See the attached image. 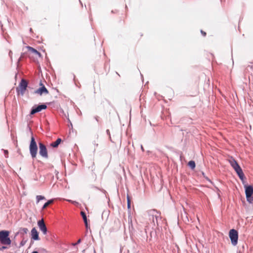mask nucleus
<instances>
[{
    "label": "nucleus",
    "instance_id": "15",
    "mask_svg": "<svg viewBox=\"0 0 253 253\" xmlns=\"http://www.w3.org/2000/svg\"><path fill=\"white\" fill-rule=\"evenodd\" d=\"M61 141L62 140L61 138H58L55 142H52L50 145L53 148H57Z\"/></svg>",
    "mask_w": 253,
    "mask_h": 253
},
{
    "label": "nucleus",
    "instance_id": "18",
    "mask_svg": "<svg viewBox=\"0 0 253 253\" xmlns=\"http://www.w3.org/2000/svg\"><path fill=\"white\" fill-rule=\"evenodd\" d=\"M37 203H38L41 200L45 199V197L43 196L38 195L36 197Z\"/></svg>",
    "mask_w": 253,
    "mask_h": 253
},
{
    "label": "nucleus",
    "instance_id": "29",
    "mask_svg": "<svg viewBox=\"0 0 253 253\" xmlns=\"http://www.w3.org/2000/svg\"><path fill=\"white\" fill-rule=\"evenodd\" d=\"M81 242V239H79L78 240V242H77V244H79Z\"/></svg>",
    "mask_w": 253,
    "mask_h": 253
},
{
    "label": "nucleus",
    "instance_id": "13",
    "mask_svg": "<svg viewBox=\"0 0 253 253\" xmlns=\"http://www.w3.org/2000/svg\"><path fill=\"white\" fill-rule=\"evenodd\" d=\"M32 238L35 240H39V233L35 228H33L31 230Z\"/></svg>",
    "mask_w": 253,
    "mask_h": 253
},
{
    "label": "nucleus",
    "instance_id": "27",
    "mask_svg": "<svg viewBox=\"0 0 253 253\" xmlns=\"http://www.w3.org/2000/svg\"><path fill=\"white\" fill-rule=\"evenodd\" d=\"M107 134H108L109 135H110L109 130H108V129H107Z\"/></svg>",
    "mask_w": 253,
    "mask_h": 253
},
{
    "label": "nucleus",
    "instance_id": "19",
    "mask_svg": "<svg viewBox=\"0 0 253 253\" xmlns=\"http://www.w3.org/2000/svg\"><path fill=\"white\" fill-rule=\"evenodd\" d=\"M127 208L128 209H130V199L129 198V197H128V196H127Z\"/></svg>",
    "mask_w": 253,
    "mask_h": 253
},
{
    "label": "nucleus",
    "instance_id": "7",
    "mask_svg": "<svg viewBox=\"0 0 253 253\" xmlns=\"http://www.w3.org/2000/svg\"><path fill=\"white\" fill-rule=\"evenodd\" d=\"M47 106L45 104L40 105L37 107H33L31 111L30 115H33L36 113L41 112L42 110L46 109Z\"/></svg>",
    "mask_w": 253,
    "mask_h": 253
},
{
    "label": "nucleus",
    "instance_id": "11",
    "mask_svg": "<svg viewBox=\"0 0 253 253\" xmlns=\"http://www.w3.org/2000/svg\"><path fill=\"white\" fill-rule=\"evenodd\" d=\"M235 171L236 172L237 174L239 176V178L242 180H243V179L245 178V175L244 174V172H243V170L240 167V166H238L237 168H235L234 169Z\"/></svg>",
    "mask_w": 253,
    "mask_h": 253
},
{
    "label": "nucleus",
    "instance_id": "23",
    "mask_svg": "<svg viewBox=\"0 0 253 253\" xmlns=\"http://www.w3.org/2000/svg\"><path fill=\"white\" fill-rule=\"evenodd\" d=\"M84 221L85 224V226L86 227H87V218L84 219Z\"/></svg>",
    "mask_w": 253,
    "mask_h": 253
},
{
    "label": "nucleus",
    "instance_id": "24",
    "mask_svg": "<svg viewBox=\"0 0 253 253\" xmlns=\"http://www.w3.org/2000/svg\"><path fill=\"white\" fill-rule=\"evenodd\" d=\"M4 155L6 157H8V152L7 150H4Z\"/></svg>",
    "mask_w": 253,
    "mask_h": 253
},
{
    "label": "nucleus",
    "instance_id": "8",
    "mask_svg": "<svg viewBox=\"0 0 253 253\" xmlns=\"http://www.w3.org/2000/svg\"><path fill=\"white\" fill-rule=\"evenodd\" d=\"M148 214L150 217H151L150 219H152L153 222H154V218H155L157 219L160 215L159 212L155 210H150L148 211Z\"/></svg>",
    "mask_w": 253,
    "mask_h": 253
},
{
    "label": "nucleus",
    "instance_id": "16",
    "mask_svg": "<svg viewBox=\"0 0 253 253\" xmlns=\"http://www.w3.org/2000/svg\"><path fill=\"white\" fill-rule=\"evenodd\" d=\"M53 202V200H48L46 203H45L42 208V210H44L46 209L49 205L52 204Z\"/></svg>",
    "mask_w": 253,
    "mask_h": 253
},
{
    "label": "nucleus",
    "instance_id": "25",
    "mask_svg": "<svg viewBox=\"0 0 253 253\" xmlns=\"http://www.w3.org/2000/svg\"><path fill=\"white\" fill-rule=\"evenodd\" d=\"M5 245L1 247L0 248V250H5V249H6L7 248V247L6 246H5Z\"/></svg>",
    "mask_w": 253,
    "mask_h": 253
},
{
    "label": "nucleus",
    "instance_id": "3",
    "mask_svg": "<svg viewBox=\"0 0 253 253\" xmlns=\"http://www.w3.org/2000/svg\"><path fill=\"white\" fill-rule=\"evenodd\" d=\"M229 236L233 246H236L238 243V233L235 229H232L230 230Z\"/></svg>",
    "mask_w": 253,
    "mask_h": 253
},
{
    "label": "nucleus",
    "instance_id": "30",
    "mask_svg": "<svg viewBox=\"0 0 253 253\" xmlns=\"http://www.w3.org/2000/svg\"><path fill=\"white\" fill-rule=\"evenodd\" d=\"M20 245H21V246H23V245H24V243H23V242H21V243H20Z\"/></svg>",
    "mask_w": 253,
    "mask_h": 253
},
{
    "label": "nucleus",
    "instance_id": "32",
    "mask_svg": "<svg viewBox=\"0 0 253 253\" xmlns=\"http://www.w3.org/2000/svg\"><path fill=\"white\" fill-rule=\"evenodd\" d=\"M32 253H39L37 251H34Z\"/></svg>",
    "mask_w": 253,
    "mask_h": 253
},
{
    "label": "nucleus",
    "instance_id": "9",
    "mask_svg": "<svg viewBox=\"0 0 253 253\" xmlns=\"http://www.w3.org/2000/svg\"><path fill=\"white\" fill-rule=\"evenodd\" d=\"M38 226L40 230L43 232L44 234H45L47 232V228L44 222L43 219L39 220L38 223Z\"/></svg>",
    "mask_w": 253,
    "mask_h": 253
},
{
    "label": "nucleus",
    "instance_id": "4",
    "mask_svg": "<svg viewBox=\"0 0 253 253\" xmlns=\"http://www.w3.org/2000/svg\"><path fill=\"white\" fill-rule=\"evenodd\" d=\"M245 193L247 198V200L250 203H253V188L252 186H245Z\"/></svg>",
    "mask_w": 253,
    "mask_h": 253
},
{
    "label": "nucleus",
    "instance_id": "14",
    "mask_svg": "<svg viewBox=\"0 0 253 253\" xmlns=\"http://www.w3.org/2000/svg\"><path fill=\"white\" fill-rule=\"evenodd\" d=\"M27 48L29 52H31L34 53V54L38 55L39 57L41 56V53L37 51L36 49L34 48L33 47H31L30 46H27Z\"/></svg>",
    "mask_w": 253,
    "mask_h": 253
},
{
    "label": "nucleus",
    "instance_id": "12",
    "mask_svg": "<svg viewBox=\"0 0 253 253\" xmlns=\"http://www.w3.org/2000/svg\"><path fill=\"white\" fill-rule=\"evenodd\" d=\"M228 161L234 169L239 166L237 162L232 157L229 158Z\"/></svg>",
    "mask_w": 253,
    "mask_h": 253
},
{
    "label": "nucleus",
    "instance_id": "28",
    "mask_svg": "<svg viewBox=\"0 0 253 253\" xmlns=\"http://www.w3.org/2000/svg\"><path fill=\"white\" fill-rule=\"evenodd\" d=\"M68 201H69V202H71V203H76V202H74V201H71V200H68Z\"/></svg>",
    "mask_w": 253,
    "mask_h": 253
},
{
    "label": "nucleus",
    "instance_id": "34",
    "mask_svg": "<svg viewBox=\"0 0 253 253\" xmlns=\"http://www.w3.org/2000/svg\"><path fill=\"white\" fill-rule=\"evenodd\" d=\"M96 120H97V121H98L97 117L96 118Z\"/></svg>",
    "mask_w": 253,
    "mask_h": 253
},
{
    "label": "nucleus",
    "instance_id": "1",
    "mask_svg": "<svg viewBox=\"0 0 253 253\" xmlns=\"http://www.w3.org/2000/svg\"><path fill=\"white\" fill-rule=\"evenodd\" d=\"M10 232L7 230L0 231V243L3 245L10 246L11 240L10 239Z\"/></svg>",
    "mask_w": 253,
    "mask_h": 253
},
{
    "label": "nucleus",
    "instance_id": "6",
    "mask_svg": "<svg viewBox=\"0 0 253 253\" xmlns=\"http://www.w3.org/2000/svg\"><path fill=\"white\" fill-rule=\"evenodd\" d=\"M27 86V83L26 81L22 79L18 87L17 88L18 93H21L22 95H23L26 89Z\"/></svg>",
    "mask_w": 253,
    "mask_h": 253
},
{
    "label": "nucleus",
    "instance_id": "26",
    "mask_svg": "<svg viewBox=\"0 0 253 253\" xmlns=\"http://www.w3.org/2000/svg\"><path fill=\"white\" fill-rule=\"evenodd\" d=\"M22 5L23 6V7H24V10L25 11L28 10V7H27V6H26L25 5V4H22Z\"/></svg>",
    "mask_w": 253,
    "mask_h": 253
},
{
    "label": "nucleus",
    "instance_id": "10",
    "mask_svg": "<svg viewBox=\"0 0 253 253\" xmlns=\"http://www.w3.org/2000/svg\"><path fill=\"white\" fill-rule=\"evenodd\" d=\"M40 84L41 85H42V86L41 87L39 88V89H38L37 90H36L35 91V93H37V94H40V95H42L43 93L48 94V91L46 88V87L44 85H42V83H41Z\"/></svg>",
    "mask_w": 253,
    "mask_h": 253
},
{
    "label": "nucleus",
    "instance_id": "17",
    "mask_svg": "<svg viewBox=\"0 0 253 253\" xmlns=\"http://www.w3.org/2000/svg\"><path fill=\"white\" fill-rule=\"evenodd\" d=\"M188 165L192 169H194L196 167L195 163L193 161H189Z\"/></svg>",
    "mask_w": 253,
    "mask_h": 253
},
{
    "label": "nucleus",
    "instance_id": "20",
    "mask_svg": "<svg viewBox=\"0 0 253 253\" xmlns=\"http://www.w3.org/2000/svg\"><path fill=\"white\" fill-rule=\"evenodd\" d=\"M81 215H82V217L83 218V219H84V218H87L86 216V214H85L84 212L81 211Z\"/></svg>",
    "mask_w": 253,
    "mask_h": 253
},
{
    "label": "nucleus",
    "instance_id": "2",
    "mask_svg": "<svg viewBox=\"0 0 253 253\" xmlns=\"http://www.w3.org/2000/svg\"><path fill=\"white\" fill-rule=\"evenodd\" d=\"M29 150L32 158H36L38 152V146L35 139L33 136L31 137V140L29 146Z\"/></svg>",
    "mask_w": 253,
    "mask_h": 253
},
{
    "label": "nucleus",
    "instance_id": "31",
    "mask_svg": "<svg viewBox=\"0 0 253 253\" xmlns=\"http://www.w3.org/2000/svg\"><path fill=\"white\" fill-rule=\"evenodd\" d=\"M250 67V68L252 70H253V66H249Z\"/></svg>",
    "mask_w": 253,
    "mask_h": 253
},
{
    "label": "nucleus",
    "instance_id": "5",
    "mask_svg": "<svg viewBox=\"0 0 253 253\" xmlns=\"http://www.w3.org/2000/svg\"><path fill=\"white\" fill-rule=\"evenodd\" d=\"M39 153L41 156L43 158H48V153L46 146L42 143L40 142L39 143Z\"/></svg>",
    "mask_w": 253,
    "mask_h": 253
},
{
    "label": "nucleus",
    "instance_id": "21",
    "mask_svg": "<svg viewBox=\"0 0 253 253\" xmlns=\"http://www.w3.org/2000/svg\"><path fill=\"white\" fill-rule=\"evenodd\" d=\"M21 230L24 233H27L28 231V230L27 228H23L21 229Z\"/></svg>",
    "mask_w": 253,
    "mask_h": 253
},
{
    "label": "nucleus",
    "instance_id": "22",
    "mask_svg": "<svg viewBox=\"0 0 253 253\" xmlns=\"http://www.w3.org/2000/svg\"><path fill=\"white\" fill-rule=\"evenodd\" d=\"M201 33L204 37H205L207 35L206 33L203 30H201Z\"/></svg>",
    "mask_w": 253,
    "mask_h": 253
},
{
    "label": "nucleus",
    "instance_id": "33",
    "mask_svg": "<svg viewBox=\"0 0 253 253\" xmlns=\"http://www.w3.org/2000/svg\"><path fill=\"white\" fill-rule=\"evenodd\" d=\"M30 31L31 32H33V30H32V28H30Z\"/></svg>",
    "mask_w": 253,
    "mask_h": 253
}]
</instances>
